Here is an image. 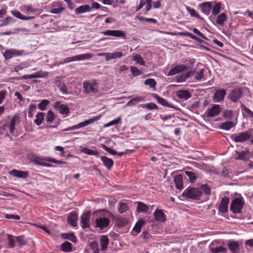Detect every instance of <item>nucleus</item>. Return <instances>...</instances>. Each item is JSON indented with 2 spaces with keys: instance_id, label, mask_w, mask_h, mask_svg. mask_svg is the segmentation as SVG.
<instances>
[{
  "instance_id": "obj_41",
  "label": "nucleus",
  "mask_w": 253,
  "mask_h": 253,
  "mask_svg": "<svg viewBox=\"0 0 253 253\" xmlns=\"http://www.w3.org/2000/svg\"><path fill=\"white\" fill-rule=\"evenodd\" d=\"M81 151L86 154L89 155H94L96 157H98L99 152L97 150H91L86 147H83L81 149Z\"/></svg>"
},
{
  "instance_id": "obj_52",
  "label": "nucleus",
  "mask_w": 253,
  "mask_h": 253,
  "mask_svg": "<svg viewBox=\"0 0 253 253\" xmlns=\"http://www.w3.org/2000/svg\"><path fill=\"white\" fill-rule=\"evenodd\" d=\"M211 251L212 253H225L227 249L222 246H219L211 249Z\"/></svg>"
},
{
  "instance_id": "obj_27",
  "label": "nucleus",
  "mask_w": 253,
  "mask_h": 253,
  "mask_svg": "<svg viewBox=\"0 0 253 253\" xmlns=\"http://www.w3.org/2000/svg\"><path fill=\"white\" fill-rule=\"evenodd\" d=\"M21 52L14 49L6 50L3 53V56L6 59H9L14 56H18Z\"/></svg>"
},
{
  "instance_id": "obj_49",
  "label": "nucleus",
  "mask_w": 253,
  "mask_h": 253,
  "mask_svg": "<svg viewBox=\"0 0 253 253\" xmlns=\"http://www.w3.org/2000/svg\"><path fill=\"white\" fill-rule=\"evenodd\" d=\"M222 115L225 119L231 120L234 117V112L226 109L223 111Z\"/></svg>"
},
{
  "instance_id": "obj_57",
  "label": "nucleus",
  "mask_w": 253,
  "mask_h": 253,
  "mask_svg": "<svg viewBox=\"0 0 253 253\" xmlns=\"http://www.w3.org/2000/svg\"><path fill=\"white\" fill-rule=\"evenodd\" d=\"M144 84L150 86L151 88H153L155 89V86L156 85V82L153 79H148L145 81Z\"/></svg>"
},
{
  "instance_id": "obj_9",
  "label": "nucleus",
  "mask_w": 253,
  "mask_h": 253,
  "mask_svg": "<svg viewBox=\"0 0 253 253\" xmlns=\"http://www.w3.org/2000/svg\"><path fill=\"white\" fill-rule=\"evenodd\" d=\"M243 92L240 88H236L231 90L229 98L233 102H237L243 96Z\"/></svg>"
},
{
  "instance_id": "obj_22",
  "label": "nucleus",
  "mask_w": 253,
  "mask_h": 253,
  "mask_svg": "<svg viewBox=\"0 0 253 253\" xmlns=\"http://www.w3.org/2000/svg\"><path fill=\"white\" fill-rule=\"evenodd\" d=\"M78 213L76 211H72L67 218L68 223L74 227L77 226Z\"/></svg>"
},
{
  "instance_id": "obj_30",
  "label": "nucleus",
  "mask_w": 253,
  "mask_h": 253,
  "mask_svg": "<svg viewBox=\"0 0 253 253\" xmlns=\"http://www.w3.org/2000/svg\"><path fill=\"white\" fill-rule=\"evenodd\" d=\"M152 96L154 98L157 100L158 103L164 106L169 107L170 108H172V105L169 104L167 100L159 96L156 93H153L152 94Z\"/></svg>"
},
{
  "instance_id": "obj_4",
  "label": "nucleus",
  "mask_w": 253,
  "mask_h": 253,
  "mask_svg": "<svg viewBox=\"0 0 253 253\" xmlns=\"http://www.w3.org/2000/svg\"><path fill=\"white\" fill-rule=\"evenodd\" d=\"M245 205L243 197L236 198L231 202L230 211L234 214L240 213Z\"/></svg>"
},
{
  "instance_id": "obj_32",
  "label": "nucleus",
  "mask_w": 253,
  "mask_h": 253,
  "mask_svg": "<svg viewBox=\"0 0 253 253\" xmlns=\"http://www.w3.org/2000/svg\"><path fill=\"white\" fill-rule=\"evenodd\" d=\"M174 182L177 189L179 190L183 189L182 176L181 174L176 175L174 177Z\"/></svg>"
},
{
  "instance_id": "obj_46",
  "label": "nucleus",
  "mask_w": 253,
  "mask_h": 253,
  "mask_svg": "<svg viewBox=\"0 0 253 253\" xmlns=\"http://www.w3.org/2000/svg\"><path fill=\"white\" fill-rule=\"evenodd\" d=\"M112 36L115 37L117 38H121L123 39H126V33L122 30H113L112 33Z\"/></svg>"
},
{
  "instance_id": "obj_8",
  "label": "nucleus",
  "mask_w": 253,
  "mask_h": 253,
  "mask_svg": "<svg viewBox=\"0 0 253 253\" xmlns=\"http://www.w3.org/2000/svg\"><path fill=\"white\" fill-rule=\"evenodd\" d=\"M216 16V17H215L216 16H210L209 17V19H210V20L214 25H223L224 22L226 21L227 19V16L226 13L224 12H222L220 14H218Z\"/></svg>"
},
{
  "instance_id": "obj_34",
  "label": "nucleus",
  "mask_w": 253,
  "mask_h": 253,
  "mask_svg": "<svg viewBox=\"0 0 253 253\" xmlns=\"http://www.w3.org/2000/svg\"><path fill=\"white\" fill-rule=\"evenodd\" d=\"M101 160L108 169H110L114 165V161L110 158L105 156H102Z\"/></svg>"
},
{
  "instance_id": "obj_42",
  "label": "nucleus",
  "mask_w": 253,
  "mask_h": 253,
  "mask_svg": "<svg viewBox=\"0 0 253 253\" xmlns=\"http://www.w3.org/2000/svg\"><path fill=\"white\" fill-rule=\"evenodd\" d=\"M44 113L42 112H39L36 115V119L34 120V123L37 125H41L44 120Z\"/></svg>"
},
{
  "instance_id": "obj_17",
  "label": "nucleus",
  "mask_w": 253,
  "mask_h": 253,
  "mask_svg": "<svg viewBox=\"0 0 253 253\" xmlns=\"http://www.w3.org/2000/svg\"><path fill=\"white\" fill-rule=\"evenodd\" d=\"M48 72L46 71H39L31 75H25L23 76L21 79L22 80H26L28 79H33L37 78H42L46 77L48 75Z\"/></svg>"
},
{
  "instance_id": "obj_13",
  "label": "nucleus",
  "mask_w": 253,
  "mask_h": 253,
  "mask_svg": "<svg viewBox=\"0 0 253 253\" xmlns=\"http://www.w3.org/2000/svg\"><path fill=\"white\" fill-rule=\"evenodd\" d=\"M226 94V91L225 89H218L215 90L212 96L214 102H220L223 101Z\"/></svg>"
},
{
  "instance_id": "obj_38",
  "label": "nucleus",
  "mask_w": 253,
  "mask_h": 253,
  "mask_svg": "<svg viewBox=\"0 0 253 253\" xmlns=\"http://www.w3.org/2000/svg\"><path fill=\"white\" fill-rule=\"evenodd\" d=\"M61 237L62 238L64 239L69 240L73 243H75L77 241L76 237L74 235V234L72 232H70L69 233H62L61 235Z\"/></svg>"
},
{
  "instance_id": "obj_40",
  "label": "nucleus",
  "mask_w": 253,
  "mask_h": 253,
  "mask_svg": "<svg viewBox=\"0 0 253 253\" xmlns=\"http://www.w3.org/2000/svg\"><path fill=\"white\" fill-rule=\"evenodd\" d=\"M137 211L138 212L146 213L148 211L149 208L146 204L141 202H137Z\"/></svg>"
},
{
  "instance_id": "obj_23",
  "label": "nucleus",
  "mask_w": 253,
  "mask_h": 253,
  "mask_svg": "<svg viewBox=\"0 0 253 253\" xmlns=\"http://www.w3.org/2000/svg\"><path fill=\"white\" fill-rule=\"evenodd\" d=\"M9 174L13 176L23 179L27 178L29 175L27 171H23L15 169L10 171Z\"/></svg>"
},
{
  "instance_id": "obj_50",
  "label": "nucleus",
  "mask_w": 253,
  "mask_h": 253,
  "mask_svg": "<svg viewBox=\"0 0 253 253\" xmlns=\"http://www.w3.org/2000/svg\"><path fill=\"white\" fill-rule=\"evenodd\" d=\"M49 103V101L48 100L43 99L38 104V108L42 111H44L46 110V106Z\"/></svg>"
},
{
  "instance_id": "obj_36",
  "label": "nucleus",
  "mask_w": 253,
  "mask_h": 253,
  "mask_svg": "<svg viewBox=\"0 0 253 253\" xmlns=\"http://www.w3.org/2000/svg\"><path fill=\"white\" fill-rule=\"evenodd\" d=\"M109 244V239L107 236L102 235L100 238V246L102 251L107 249Z\"/></svg>"
},
{
  "instance_id": "obj_7",
  "label": "nucleus",
  "mask_w": 253,
  "mask_h": 253,
  "mask_svg": "<svg viewBox=\"0 0 253 253\" xmlns=\"http://www.w3.org/2000/svg\"><path fill=\"white\" fill-rule=\"evenodd\" d=\"M101 117L100 116H96L93 117V118L87 120H85L83 122L80 123L77 125L73 126L71 127L67 128L65 129V131H71L74 129H78L83 127H84L87 126L90 124H91L99 120L100 119Z\"/></svg>"
},
{
  "instance_id": "obj_48",
  "label": "nucleus",
  "mask_w": 253,
  "mask_h": 253,
  "mask_svg": "<svg viewBox=\"0 0 253 253\" xmlns=\"http://www.w3.org/2000/svg\"><path fill=\"white\" fill-rule=\"evenodd\" d=\"M235 126L232 121H226L221 125L220 127L222 129L228 130Z\"/></svg>"
},
{
  "instance_id": "obj_61",
  "label": "nucleus",
  "mask_w": 253,
  "mask_h": 253,
  "mask_svg": "<svg viewBox=\"0 0 253 253\" xmlns=\"http://www.w3.org/2000/svg\"><path fill=\"white\" fill-rule=\"evenodd\" d=\"M11 14L21 20H24V15H22L18 10H12Z\"/></svg>"
},
{
  "instance_id": "obj_12",
  "label": "nucleus",
  "mask_w": 253,
  "mask_h": 253,
  "mask_svg": "<svg viewBox=\"0 0 253 253\" xmlns=\"http://www.w3.org/2000/svg\"><path fill=\"white\" fill-rule=\"evenodd\" d=\"M213 1H206L200 3L198 5L201 11L207 15H209L211 12Z\"/></svg>"
},
{
  "instance_id": "obj_54",
  "label": "nucleus",
  "mask_w": 253,
  "mask_h": 253,
  "mask_svg": "<svg viewBox=\"0 0 253 253\" xmlns=\"http://www.w3.org/2000/svg\"><path fill=\"white\" fill-rule=\"evenodd\" d=\"M141 107H146L147 109L150 110H157L159 108L154 103H146L145 104H142L140 105Z\"/></svg>"
},
{
  "instance_id": "obj_63",
  "label": "nucleus",
  "mask_w": 253,
  "mask_h": 253,
  "mask_svg": "<svg viewBox=\"0 0 253 253\" xmlns=\"http://www.w3.org/2000/svg\"><path fill=\"white\" fill-rule=\"evenodd\" d=\"M16 241L18 243V245L20 247L25 245L26 243L24 241V238L22 236L15 237Z\"/></svg>"
},
{
  "instance_id": "obj_28",
  "label": "nucleus",
  "mask_w": 253,
  "mask_h": 253,
  "mask_svg": "<svg viewBox=\"0 0 253 253\" xmlns=\"http://www.w3.org/2000/svg\"><path fill=\"white\" fill-rule=\"evenodd\" d=\"M227 246L232 253H237L239 251V244L237 241H229Z\"/></svg>"
},
{
  "instance_id": "obj_37",
  "label": "nucleus",
  "mask_w": 253,
  "mask_h": 253,
  "mask_svg": "<svg viewBox=\"0 0 253 253\" xmlns=\"http://www.w3.org/2000/svg\"><path fill=\"white\" fill-rule=\"evenodd\" d=\"M186 9L191 17H196L201 20L204 21V19L201 17L194 8H191L189 6H186Z\"/></svg>"
},
{
  "instance_id": "obj_47",
  "label": "nucleus",
  "mask_w": 253,
  "mask_h": 253,
  "mask_svg": "<svg viewBox=\"0 0 253 253\" xmlns=\"http://www.w3.org/2000/svg\"><path fill=\"white\" fill-rule=\"evenodd\" d=\"M181 35H183L186 37H189L191 38L193 40H195V41L198 42L200 43H202V42H204V41L200 38H198V37L196 36L195 35L192 34L191 33L189 32H181L180 33Z\"/></svg>"
},
{
  "instance_id": "obj_16",
  "label": "nucleus",
  "mask_w": 253,
  "mask_h": 253,
  "mask_svg": "<svg viewBox=\"0 0 253 253\" xmlns=\"http://www.w3.org/2000/svg\"><path fill=\"white\" fill-rule=\"evenodd\" d=\"M54 107L62 115H68L70 113L69 108L68 106L65 104H61L59 101L55 102Z\"/></svg>"
},
{
  "instance_id": "obj_31",
  "label": "nucleus",
  "mask_w": 253,
  "mask_h": 253,
  "mask_svg": "<svg viewBox=\"0 0 253 253\" xmlns=\"http://www.w3.org/2000/svg\"><path fill=\"white\" fill-rule=\"evenodd\" d=\"M91 8L88 4H84L81 5L76 8L75 11L76 14H80L91 10Z\"/></svg>"
},
{
  "instance_id": "obj_25",
  "label": "nucleus",
  "mask_w": 253,
  "mask_h": 253,
  "mask_svg": "<svg viewBox=\"0 0 253 253\" xmlns=\"http://www.w3.org/2000/svg\"><path fill=\"white\" fill-rule=\"evenodd\" d=\"M176 95L180 99L186 100L191 97V94L186 90H179L176 92Z\"/></svg>"
},
{
  "instance_id": "obj_26",
  "label": "nucleus",
  "mask_w": 253,
  "mask_h": 253,
  "mask_svg": "<svg viewBox=\"0 0 253 253\" xmlns=\"http://www.w3.org/2000/svg\"><path fill=\"white\" fill-rule=\"evenodd\" d=\"M213 3L214 4H212V8L211 10V16H214L219 14L221 9L222 3L221 2H217L216 1H213Z\"/></svg>"
},
{
  "instance_id": "obj_33",
  "label": "nucleus",
  "mask_w": 253,
  "mask_h": 253,
  "mask_svg": "<svg viewBox=\"0 0 253 253\" xmlns=\"http://www.w3.org/2000/svg\"><path fill=\"white\" fill-rule=\"evenodd\" d=\"M236 154L238 155V156L236 159L243 161H247L249 159L248 156L250 154V151L248 150L242 151L241 152L236 151Z\"/></svg>"
},
{
  "instance_id": "obj_59",
  "label": "nucleus",
  "mask_w": 253,
  "mask_h": 253,
  "mask_svg": "<svg viewBox=\"0 0 253 253\" xmlns=\"http://www.w3.org/2000/svg\"><path fill=\"white\" fill-rule=\"evenodd\" d=\"M36 105L35 104H31L29 107L28 110V117L29 118H33L34 116V113L36 111Z\"/></svg>"
},
{
  "instance_id": "obj_20",
  "label": "nucleus",
  "mask_w": 253,
  "mask_h": 253,
  "mask_svg": "<svg viewBox=\"0 0 253 253\" xmlns=\"http://www.w3.org/2000/svg\"><path fill=\"white\" fill-rule=\"evenodd\" d=\"M188 68L184 65H177L172 68L169 72L168 76H173L182 71H187Z\"/></svg>"
},
{
  "instance_id": "obj_3",
  "label": "nucleus",
  "mask_w": 253,
  "mask_h": 253,
  "mask_svg": "<svg viewBox=\"0 0 253 253\" xmlns=\"http://www.w3.org/2000/svg\"><path fill=\"white\" fill-rule=\"evenodd\" d=\"M204 69H202L199 71L197 70L195 71H190L187 72L186 74H183L180 76L178 79V82H184L190 77L195 75V78L197 81H201L204 78Z\"/></svg>"
},
{
  "instance_id": "obj_5",
  "label": "nucleus",
  "mask_w": 253,
  "mask_h": 253,
  "mask_svg": "<svg viewBox=\"0 0 253 253\" xmlns=\"http://www.w3.org/2000/svg\"><path fill=\"white\" fill-rule=\"evenodd\" d=\"M83 88L85 93H96L98 91V83L96 80L91 82H84L83 83Z\"/></svg>"
},
{
  "instance_id": "obj_62",
  "label": "nucleus",
  "mask_w": 253,
  "mask_h": 253,
  "mask_svg": "<svg viewBox=\"0 0 253 253\" xmlns=\"http://www.w3.org/2000/svg\"><path fill=\"white\" fill-rule=\"evenodd\" d=\"M102 148H103L106 151L110 153V154H112L113 155H117V152L115 150L112 149L111 148L108 147L106 145L104 144H102Z\"/></svg>"
},
{
  "instance_id": "obj_10",
  "label": "nucleus",
  "mask_w": 253,
  "mask_h": 253,
  "mask_svg": "<svg viewBox=\"0 0 253 253\" xmlns=\"http://www.w3.org/2000/svg\"><path fill=\"white\" fill-rule=\"evenodd\" d=\"M92 57L91 53H85L79 54L70 57H67L64 59V63H68L74 61L83 60L86 59H89Z\"/></svg>"
},
{
  "instance_id": "obj_14",
  "label": "nucleus",
  "mask_w": 253,
  "mask_h": 253,
  "mask_svg": "<svg viewBox=\"0 0 253 253\" xmlns=\"http://www.w3.org/2000/svg\"><path fill=\"white\" fill-rule=\"evenodd\" d=\"M90 212L87 211L84 213L81 217V227L83 229H86L89 227V219H90Z\"/></svg>"
},
{
  "instance_id": "obj_39",
  "label": "nucleus",
  "mask_w": 253,
  "mask_h": 253,
  "mask_svg": "<svg viewBox=\"0 0 253 253\" xmlns=\"http://www.w3.org/2000/svg\"><path fill=\"white\" fill-rule=\"evenodd\" d=\"M72 247L71 243L66 241L61 245V250L64 252H70L72 251Z\"/></svg>"
},
{
  "instance_id": "obj_15",
  "label": "nucleus",
  "mask_w": 253,
  "mask_h": 253,
  "mask_svg": "<svg viewBox=\"0 0 253 253\" xmlns=\"http://www.w3.org/2000/svg\"><path fill=\"white\" fill-rule=\"evenodd\" d=\"M96 227L103 229L108 226L110 220L106 217H99L95 219Z\"/></svg>"
},
{
  "instance_id": "obj_35",
  "label": "nucleus",
  "mask_w": 253,
  "mask_h": 253,
  "mask_svg": "<svg viewBox=\"0 0 253 253\" xmlns=\"http://www.w3.org/2000/svg\"><path fill=\"white\" fill-rule=\"evenodd\" d=\"M144 97L142 96H137L132 98L126 104V106H131L134 105L136 103H139L140 101H143Z\"/></svg>"
},
{
  "instance_id": "obj_11",
  "label": "nucleus",
  "mask_w": 253,
  "mask_h": 253,
  "mask_svg": "<svg viewBox=\"0 0 253 253\" xmlns=\"http://www.w3.org/2000/svg\"><path fill=\"white\" fill-rule=\"evenodd\" d=\"M221 111V107L218 104H214L211 108L208 109L205 114L208 117H213L219 114Z\"/></svg>"
},
{
  "instance_id": "obj_18",
  "label": "nucleus",
  "mask_w": 253,
  "mask_h": 253,
  "mask_svg": "<svg viewBox=\"0 0 253 253\" xmlns=\"http://www.w3.org/2000/svg\"><path fill=\"white\" fill-rule=\"evenodd\" d=\"M153 215L156 221L164 222L167 220L166 215L162 210L157 209L155 211Z\"/></svg>"
},
{
  "instance_id": "obj_58",
  "label": "nucleus",
  "mask_w": 253,
  "mask_h": 253,
  "mask_svg": "<svg viewBox=\"0 0 253 253\" xmlns=\"http://www.w3.org/2000/svg\"><path fill=\"white\" fill-rule=\"evenodd\" d=\"M8 244L10 248H13L15 246V242L16 241L15 237L12 235H8Z\"/></svg>"
},
{
  "instance_id": "obj_2",
  "label": "nucleus",
  "mask_w": 253,
  "mask_h": 253,
  "mask_svg": "<svg viewBox=\"0 0 253 253\" xmlns=\"http://www.w3.org/2000/svg\"><path fill=\"white\" fill-rule=\"evenodd\" d=\"M28 159L36 165H40L45 167H52L53 166L47 162H51L57 164H66L65 161L57 160L49 157L38 156L36 154H31L28 156Z\"/></svg>"
},
{
  "instance_id": "obj_44",
  "label": "nucleus",
  "mask_w": 253,
  "mask_h": 253,
  "mask_svg": "<svg viewBox=\"0 0 253 253\" xmlns=\"http://www.w3.org/2000/svg\"><path fill=\"white\" fill-rule=\"evenodd\" d=\"M16 21L15 19L11 16H8L5 19L1 20V23L0 24V27L7 25L10 23H12Z\"/></svg>"
},
{
  "instance_id": "obj_19",
  "label": "nucleus",
  "mask_w": 253,
  "mask_h": 253,
  "mask_svg": "<svg viewBox=\"0 0 253 253\" xmlns=\"http://www.w3.org/2000/svg\"><path fill=\"white\" fill-rule=\"evenodd\" d=\"M20 123V116L18 114L16 113L12 117L10 122L9 126L10 133L13 134L15 129V126L16 124Z\"/></svg>"
},
{
  "instance_id": "obj_55",
  "label": "nucleus",
  "mask_w": 253,
  "mask_h": 253,
  "mask_svg": "<svg viewBox=\"0 0 253 253\" xmlns=\"http://www.w3.org/2000/svg\"><path fill=\"white\" fill-rule=\"evenodd\" d=\"M118 226L122 227L125 226L128 223V220L125 218H119L117 219Z\"/></svg>"
},
{
  "instance_id": "obj_21",
  "label": "nucleus",
  "mask_w": 253,
  "mask_h": 253,
  "mask_svg": "<svg viewBox=\"0 0 253 253\" xmlns=\"http://www.w3.org/2000/svg\"><path fill=\"white\" fill-rule=\"evenodd\" d=\"M229 204V199L227 197L221 199L220 203L218 206L219 211L223 213H225L228 211V205Z\"/></svg>"
},
{
  "instance_id": "obj_43",
  "label": "nucleus",
  "mask_w": 253,
  "mask_h": 253,
  "mask_svg": "<svg viewBox=\"0 0 253 253\" xmlns=\"http://www.w3.org/2000/svg\"><path fill=\"white\" fill-rule=\"evenodd\" d=\"M184 172L185 175L188 177L189 181L191 183H193L196 180L198 176L196 173L188 170H185Z\"/></svg>"
},
{
  "instance_id": "obj_29",
  "label": "nucleus",
  "mask_w": 253,
  "mask_h": 253,
  "mask_svg": "<svg viewBox=\"0 0 253 253\" xmlns=\"http://www.w3.org/2000/svg\"><path fill=\"white\" fill-rule=\"evenodd\" d=\"M99 55H103L105 57L106 60H109L112 59L121 57L123 54L121 52H116L115 53H104L99 54Z\"/></svg>"
},
{
  "instance_id": "obj_64",
  "label": "nucleus",
  "mask_w": 253,
  "mask_h": 253,
  "mask_svg": "<svg viewBox=\"0 0 253 253\" xmlns=\"http://www.w3.org/2000/svg\"><path fill=\"white\" fill-rule=\"evenodd\" d=\"M241 108L243 111H245L252 118H253V112L252 111H251L250 109H249L248 107H247L245 105L243 104L241 105Z\"/></svg>"
},
{
  "instance_id": "obj_51",
  "label": "nucleus",
  "mask_w": 253,
  "mask_h": 253,
  "mask_svg": "<svg viewBox=\"0 0 253 253\" xmlns=\"http://www.w3.org/2000/svg\"><path fill=\"white\" fill-rule=\"evenodd\" d=\"M129 210L128 206L125 203H120L119 207V211L121 213L126 212Z\"/></svg>"
},
{
  "instance_id": "obj_1",
  "label": "nucleus",
  "mask_w": 253,
  "mask_h": 253,
  "mask_svg": "<svg viewBox=\"0 0 253 253\" xmlns=\"http://www.w3.org/2000/svg\"><path fill=\"white\" fill-rule=\"evenodd\" d=\"M203 193L206 195L211 194V190L207 184H202L200 187H188L183 192L182 196L187 199L193 200H199Z\"/></svg>"
},
{
  "instance_id": "obj_60",
  "label": "nucleus",
  "mask_w": 253,
  "mask_h": 253,
  "mask_svg": "<svg viewBox=\"0 0 253 253\" xmlns=\"http://www.w3.org/2000/svg\"><path fill=\"white\" fill-rule=\"evenodd\" d=\"M130 71L132 75L134 77L140 75L141 72L137 68L134 66H131Z\"/></svg>"
},
{
  "instance_id": "obj_45",
  "label": "nucleus",
  "mask_w": 253,
  "mask_h": 253,
  "mask_svg": "<svg viewBox=\"0 0 253 253\" xmlns=\"http://www.w3.org/2000/svg\"><path fill=\"white\" fill-rule=\"evenodd\" d=\"M135 19H137L140 21H146L149 23H153L155 24L158 23L157 20L155 19L151 18H146L145 17L139 16L138 15L135 17Z\"/></svg>"
},
{
  "instance_id": "obj_53",
  "label": "nucleus",
  "mask_w": 253,
  "mask_h": 253,
  "mask_svg": "<svg viewBox=\"0 0 253 253\" xmlns=\"http://www.w3.org/2000/svg\"><path fill=\"white\" fill-rule=\"evenodd\" d=\"M54 118L55 115L53 112L51 110H49L47 113V115L46 117V121L48 123H51L52 121L54 120Z\"/></svg>"
},
{
  "instance_id": "obj_56",
  "label": "nucleus",
  "mask_w": 253,
  "mask_h": 253,
  "mask_svg": "<svg viewBox=\"0 0 253 253\" xmlns=\"http://www.w3.org/2000/svg\"><path fill=\"white\" fill-rule=\"evenodd\" d=\"M121 120H121V117L118 118L117 119H115V120H113L112 121H110L108 123L105 124L104 125V127H109L110 126H112L118 125V124H119L121 123Z\"/></svg>"
},
{
  "instance_id": "obj_6",
  "label": "nucleus",
  "mask_w": 253,
  "mask_h": 253,
  "mask_svg": "<svg viewBox=\"0 0 253 253\" xmlns=\"http://www.w3.org/2000/svg\"><path fill=\"white\" fill-rule=\"evenodd\" d=\"M252 136V131L249 130L239 134H233L231 136V138L236 143L244 142L247 141Z\"/></svg>"
},
{
  "instance_id": "obj_24",
  "label": "nucleus",
  "mask_w": 253,
  "mask_h": 253,
  "mask_svg": "<svg viewBox=\"0 0 253 253\" xmlns=\"http://www.w3.org/2000/svg\"><path fill=\"white\" fill-rule=\"evenodd\" d=\"M145 221L143 219L139 220L135 224L133 228L132 231L131 233L133 236H136L138 234L141 230L142 227L144 225Z\"/></svg>"
}]
</instances>
